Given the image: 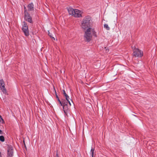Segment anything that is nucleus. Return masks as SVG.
Instances as JSON below:
<instances>
[{"label":"nucleus","instance_id":"f257e3e1","mask_svg":"<svg viewBox=\"0 0 157 157\" xmlns=\"http://www.w3.org/2000/svg\"><path fill=\"white\" fill-rule=\"evenodd\" d=\"M92 23L91 17L89 16H87L83 19L81 24L82 28L85 30V37L88 41L91 40L92 35L95 37L97 36L95 29L91 27Z\"/></svg>","mask_w":157,"mask_h":157},{"label":"nucleus","instance_id":"f03ea898","mask_svg":"<svg viewBox=\"0 0 157 157\" xmlns=\"http://www.w3.org/2000/svg\"><path fill=\"white\" fill-rule=\"evenodd\" d=\"M69 14L75 17H82L83 12L78 9H74L71 8L69 7L67 9Z\"/></svg>","mask_w":157,"mask_h":157},{"label":"nucleus","instance_id":"7ed1b4c3","mask_svg":"<svg viewBox=\"0 0 157 157\" xmlns=\"http://www.w3.org/2000/svg\"><path fill=\"white\" fill-rule=\"evenodd\" d=\"M133 50V55L135 57H141L143 56V52L138 48H136L135 47H132Z\"/></svg>","mask_w":157,"mask_h":157},{"label":"nucleus","instance_id":"20e7f679","mask_svg":"<svg viewBox=\"0 0 157 157\" xmlns=\"http://www.w3.org/2000/svg\"><path fill=\"white\" fill-rule=\"evenodd\" d=\"M24 9L25 10V19L28 22L32 23V17H31L30 14L27 12L25 6H24Z\"/></svg>","mask_w":157,"mask_h":157},{"label":"nucleus","instance_id":"39448f33","mask_svg":"<svg viewBox=\"0 0 157 157\" xmlns=\"http://www.w3.org/2000/svg\"><path fill=\"white\" fill-rule=\"evenodd\" d=\"M22 30L25 36H28L29 35L28 26L25 22H23Z\"/></svg>","mask_w":157,"mask_h":157},{"label":"nucleus","instance_id":"423d86ee","mask_svg":"<svg viewBox=\"0 0 157 157\" xmlns=\"http://www.w3.org/2000/svg\"><path fill=\"white\" fill-rule=\"evenodd\" d=\"M70 106L69 104V105L67 104V102H63V109L64 112L66 114L69 111Z\"/></svg>","mask_w":157,"mask_h":157},{"label":"nucleus","instance_id":"0eeeda50","mask_svg":"<svg viewBox=\"0 0 157 157\" xmlns=\"http://www.w3.org/2000/svg\"><path fill=\"white\" fill-rule=\"evenodd\" d=\"M0 88L3 93L6 94L7 91L5 86L4 82L2 79L0 80Z\"/></svg>","mask_w":157,"mask_h":157},{"label":"nucleus","instance_id":"6e6552de","mask_svg":"<svg viewBox=\"0 0 157 157\" xmlns=\"http://www.w3.org/2000/svg\"><path fill=\"white\" fill-rule=\"evenodd\" d=\"M13 147L11 146H9L8 149V156L11 157L13 155Z\"/></svg>","mask_w":157,"mask_h":157},{"label":"nucleus","instance_id":"1a4fd4ad","mask_svg":"<svg viewBox=\"0 0 157 157\" xmlns=\"http://www.w3.org/2000/svg\"><path fill=\"white\" fill-rule=\"evenodd\" d=\"M28 8L29 11H31L33 10V3L29 4L28 6Z\"/></svg>","mask_w":157,"mask_h":157},{"label":"nucleus","instance_id":"9d476101","mask_svg":"<svg viewBox=\"0 0 157 157\" xmlns=\"http://www.w3.org/2000/svg\"><path fill=\"white\" fill-rule=\"evenodd\" d=\"M66 98V99L67 100V102H68L69 104L70 105H71V102L69 101V97L67 95V97H65Z\"/></svg>","mask_w":157,"mask_h":157},{"label":"nucleus","instance_id":"9b49d317","mask_svg":"<svg viewBox=\"0 0 157 157\" xmlns=\"http://www.w3.org/2000/svg\"><path fill=\"white\" fill-rule=\"evenodd\" d=\"M104 27L107 30H109L110 28L107 24H105L104 25Z\"/></svg>","mask_w":157,"mask_h":157},{"label":"nucleus","instance_id":"f8f14e48","mask_svg":"<svg viewBox=\"0 0 157 157\" xmlns=\"http://www.w3.org/2000/svg\"><path fill=\"white\" fill-rule=\"evenodd\" d=\"M58 101L59 102L61 106H63V102H66V101L64 100L62 101V102L59 99H58Z\"/></svg>","mask_w":157,"mask_h":157},{"label":"nucleus","instance_id":"ddd939ff","mask_svg":"<svg viewBox=\"0 0 157 157\" xmlns=\"http://www.w3.org/2000/svg\"><path fill=\"white\" fill-rule=\"evenodd\" d=\"M58 101L59 102L61 106H63V102H66V101L64 100L62 101V102L59 99H58Z\"/></svg>","mask_w":157,"mask_h":157},{"label":"nucleus","instance_id":"4468645a","mask_svg":"<svg viewBox=\"0 0 157 157\" xmlns=\"http://www.w3.org/2000/svg\"><path fill=\"white\" fill-rule=\"evenodd\" d=\"M58 101L59 102L61 106H63V102H66V101L64 100L62 101V102L59 99H58Z\"/></svg>","mask_w":157,"mask_h":157},{"label":"nucleus","instance_id":"2eb2a0df","mask_svg":"<svg viewBox=\"0 0 157 157\" xmlns=\"http://www.w3.org/2000/svg\"><path fill=\"white\" fill-rule=\"evenodd\" d=\"M58 101L59 102L61 106H63V102H66V101L64 100L62 101V102L59 99H58Z\"/></svg>","mask_w":157,"mask_h":157},{"label":"nucleus","instance_id":"dca6fc26","mask_svg":"<svg viewBox=\"0 0 157 157\" xmlns=\"http://www.w3.org/2000/svg\"><path fill=\"white\" fill-rule=\"evenodd\" d=\"M4 137L3 136H0V140L2 141L3 142L4 141Z\"/></svg>","mask_w":157,"mask_h":157},{"label":"nucleus","instance_id":"f3484780","mask_svg":"<svg viewBox=\"0 0 157 157\" xmlns=\"http://www.w3.org/2000/svg\"><path fill=\"white\" fill-rule=\"evenodd\" d=\"M94 149L92 148L91 150V154L92 157H94Z\"/></svg>","mask_w":157,"mask_h":157},{"label":"nucleus","instance_id":"a211bd4d","mask_svg":"<svg viewBox=\"0 0 157 157\" xmlns=\"http://www.w3.org/2000/svg\"><path fill=\"white\" fill-rule=\"evenodd\" d=\"M0 122L2 123H4V121L3 119H2V117H1V118H0Z\"/></svg>","mask_w":157,"mask_h":157},{"label":"nucleus","instance_id":"6ab92c4d","mask_svg":"<svg viewBox=\"0 0 157 157\" xmlns=\"http://www.w3.org/2000/svg\"><path fill=\"white\" fill-rule=\"evenodd\" d=\"M63 94L65 96V97H67V95L66 94V93L65 92V91L64 90H63Z\"/></svg>","mask_w":157,"mask_h":157},{"label":"nucleus","instance_id":"aec40b11","mask_svg":"<svg viewBox=\"0 0 157 157\" xmlns=\"http://www.w3.org/2000/svg\"><path fill=\"white\" fill-rule=\"evenodd\" d=\"M48 35L50 36V37L51 38H52V34L49 32V31H48Z\"/></svg>","mask_w":157,"mask_h":157},{"label":"nucleus","instance_id":"412c9836","mask_svg":"<svg viewBox=\"0 0 157 157\" xmlns=\"http://www.w3.org/2000/svg\"><path fill=\"white\" fill-rule=\"evenodd\" d=\"M56 97L57 98V99L58 100V99H59V97H58V96L57 95H56Z\"/></svg>","mask_w":157,"mask_h":157},{"label":"nucleus","instance_id":"4be33fe9","mask_svg":"<svg viewBox=\"0 0 157 157\" xmlns=\"http://www.w3.org/2000/svg\"><path fill=\"white\" fill-rule=\"evenodd\" d=\"M2 131L1 130H0V134H2Z\"/></svg>","mask_w":157,"mask_h":157},{"label":"nucleus","instance_id":"5701e85b","mask_svg":"<svg viewBox=\"0 0 157 157\" xmlns=\"http://www.w3.org/2000/svg\"><path fill=\"white\" fill-rule=\"evenodd\" d=\"M52 38L54 40H56L55 38L52 36Z\"/></svg>","mask_w":157,"mask_h":157},{"label":"nucleus","instance_id":"b1692460","mask_svg":"<svg viewBox=\"0 0 157 157\" xmlns=\"http://www.w3.org/2000/svg\"><path fill=\"white\" fill-rule=\"evenodd\" d=\"M56 156L57 157H59L58 154H56Z\"/></svg>","mask_w":157,"mask_h":157},{"label":"nucleus","instance_id":"393cba45","mask_svg":"<svg viewBox=\"0 0 157 157\" xmlns=\"http://www.w3.org/2000/svg\"><path fill=\"white\" fill-rule=\"evenodd\" d=\"M0 118H1V116L0 115Z\"/></svg>","mask_w":157,"mask_h":157},{"label":"nucleus","instance_id":"a878e982","mask_svg":"<svg viewBox=\"0 0 157 157\" xmlns=\"http://www.w3.org/2000/svg\"><path fill=\"white\" fill-rule=\"evenodd\" d=\"M105 48L106 49V50H107V48Z\"/></svg>","mask_w":157,"mask_h":157},{"label":"nucleus","instance_id":"bb28decb","mask_svg":"<svg viewBox=\"0 0 157 157\" xmlns=\"http://www.w3.org/2000/svg\"><path fill=\"white\" fill-rule=\"evenodd\" d=\"M71 101L72 102H72V101L71 100Z\"/></svg>","mask_w":157,"mask_h":157}]
</instances>
